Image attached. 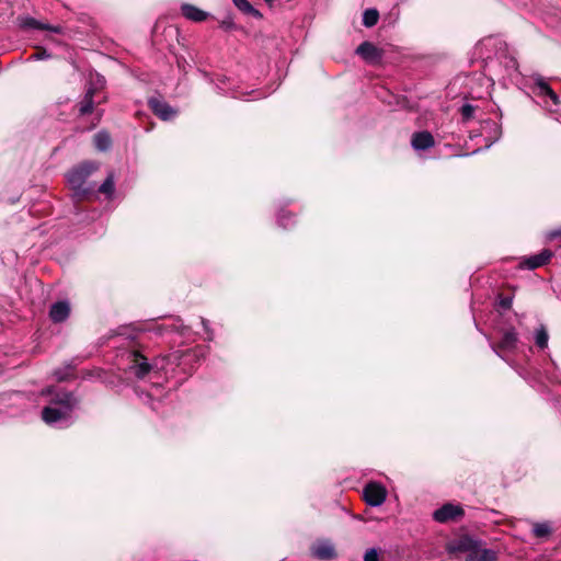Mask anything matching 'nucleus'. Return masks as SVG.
<instances>
[{
    "mask_svg": "<svg viewBox=\"0 0 561 561\" xmlns=\"http://www.w3.org/2000/svg\"><path fill=\"white\" fill-rule=\"evenodd\" d=\"M42 394L50 397L49 404L42 410V420L48 425L69 421L79 403L72 392L62 389L49 387L42 390Z\"/></svg>",
    "mask_w": 561,
    "mask_h": 561,
    "instance_id": "obj_1",
    "label": "nucleus"
},
{
    "mask_svg": "<svg viewBox=\"0 0 561 561\" xmlns=\"http://www.w3.org/2000/svg\"><path fill=\"white\" fill-rule=\"evenodd\" d=\"M499 67V76L513 84H518L520 82L522 73L518 69V62L516 57L508 51L506 47L501 48L496 55L495 60H491L489 64L490 70L494 67Z\"/></svg>",
    "mask_w": 561,
    "mask_h": 561,
    "instance_id": "obj_2",
    "label": "nucleus"
},
{
    "mask_svg": "<svg viewBox=\"0 0 561 561\" xmlns=\"http://www.w3.org/2000/svg\"><path fill=\"white\" fill-rule=\"evenodd\" d=\"M99 168L98 163L87 161L70 170L67 174V182L73 191V197L84 198L90 190L84 187L87 179Z\"/></svg>",
    "mask_w": 561,
    "mask_h": 561,
    "instance_id": "obj_3",
    "label": "nucleus"
},
{
    "mask_svg": "<svg viewBox=\"0 0 561 561\" xmlns=\"http://www.w3.org/2000/svg\"><path fill=\"white\" fill-rule=\"evenodd\" d=\"M531 90L548 111L558 112L560 105L559 96L543 78L540 76L535 77Z\"/></svg>",
    "mask_w": 561,
    "mask_h": 561,
    "instance_id": "obj_4",
    "label": "nucleus"
},
{
    "mask_svg": "<svg viewBox=\"0 0 561 561\" xmlns=\"http://www.w3.org/2000/svg\"><path fill=\"white\" fill-rule=\"evenodd\" d=\"M502 135L501 125L492 119H485L480 122L479 129L470 130V139L473 140L476 138H482L484 149L490 148L494 142H496Z\"/></svg>",
    "mask_w": 561,
    "mask_h": 561,
    "instance_id": "obj_5",
    "label": "nucleus"
},
{
    "mask_svg": "<svg viewBox=\"0 0 561 561\" xmlns=\"http://www.w3.org/2000/svg\"><path fill=\"white\" fill-rule=\"evenodd\" d=\"M159 334L175 333L185 340L191 339L193 332L191 327L185 325L179 316H172L167 319V322L156 328Z\"/></svg>",
    "mask_w": 561,
    "mask_h": 561,
    "instance_id": "obj_6",
    "label": "nucleus"
},
{
    "mask_svg": "<svg viewBox=\"0 0 561 561\" xmlns=\"http://www.w3.org/2000/svg\"><path fill=\"white\" fill-rule=\"evenodd\" d=\"M465 515V511L460 505L446 503L433 513V518L438 523L457 522Z\"/></svg>",
    "mask_w": 561,
    "mask_h": 561,
    "instance_id": "obj_7",
    "label": "nucleus"
},
{
    "mask_svg": "<svg viewBox=\"0 0 561 561\" xmlns=\"http://www.w3.org/2000/svg\"><path fill=\"white\" fill-rule=\"evenodd\" d=\"M365 502L370 506L381 505L387 497V490L379 483L370 482L363 490Z\"/></svg>",
    "mask_w": 561,
    "mask_h": 561,
    "instance_id": "obj_8",
    "label": "nucleus"
},
{
    "mask_svg": "<svg viewBox=\"0 0 561 561\" xmlns=\"http://www.w3.org/2000/svg\"><path fill=\"white\" fill-rule=\"evenodd\" d=\"M553 256V252L549 249H543L537 254L530 256H524L519 263V266L524 270H536L550 262Z\"/></svg>",
    "mask_w": 561,
    "mask_h": 561,
    "instance_id": "obj_9",
    "label": "nucleus"
},
{
    "mask_svg": "<svg viewBox=\"0 0 561 561\" xmlns=\"http://www.w3.org/2000/svg\"><path fill=\"white\" fill-rule=\"evenodd\" d=\"M148 105L150 110L154 113V115H157L162 121H171L178 114L176 110H174L167 102L158 98L149 99Z\"/></svg>",
    "mask_w": 561,
    "mask_h": 561,
    "instance_id": "obj_10",
    "label": "nucleus"
},
{
    "mask_svg": "<svg viewBox=\"0 0 561 561\" xmlns=\"http://www.w3.org/2000/svg\"><path fill=\"white\" fill-rule=\"evenodd\" d=\"M356 54L359 55L366 62L376 65L382 59V51L370 42H363L357 48Z\"/></svg>",
    "mask_w": 561,
    "mask_h": 561,
    "instance_id": "obj_11",
    "label": "nucleus"
},
{
    "mask_svg": "<svg viewBox=\"0 0 561 561\" xmlns=\"http://www.w3.org/2000/svg\"><path fill=\"white\" fill-rule=\"evenodd\" d=\"M70 304L68 300H59L54 302L49 308V319L54 323H62L70 316Z\"/></svg>",
    "mask_w": 561,
    "mask_h": 561,
    "instance_id": "obj_12",
    "label": "nucleus"
},
{
    "mask_svg": "<svg viewBox=\"0 0 561 561\" xmlns=\"http://www.w3.org/2000/svg\"><path fill=\"white\" fill-rule=\"evenodd\" d=\"M130 369L138 378H144L151 370V365L144 356V353H130Z\"/></svg>",
    "mask_w": 561,
    "mask_h": 561,
    "instance_id": "obj_13",
    "label": "nucleus"
},
{
    "mask_svg": "<svg viewBox=\"0 0 561 561\" xmlns=\"http://www.w3.org/2000/svg\"><path fill=\"white\" fill-rule=\"evenodd\" d=\"M20 26L26 30H42L49 31L55 34L61 33V27L59 25H50L47 23H43L32 16H23L20 19Z\"/></svg>",
    "mask_w": 561,
    "mask_h": 561,
    "instance_id": "obj_14",
    "label": "nucleus"
},
{
    "mask_svg": "<svg viewBox=\"0 0 561 561\" xmlns=\"http://www.w3.org/2000/svg\"><path fill=\"white\" fill-rule=\"evenodd\" d=\"M434 137L430 131L414 133L411 137V146L416 151L427 150L434 146Z\"/></svg>",
    "mask_w": 561,
    "mask_h": 561,
    "instance_id": "obj_15",
    "label": "nucleus"
},
{
    "mask_svg": "<svg viewBox=\"0 0 561 561\" xmlns=\"http://www.w3.org/2000/svg\"><path fill=\"white\" fill-rule=\"evenodd\" d=\"M518 334L515 328L510 327L499 332L497 345L502 350H510L516 347Z\"/></svg>",
    "mask_w": 561,
    "mask_h": 561,
    "instance_id": "obj_16",
    "label": "nucleus"
},
{
    "mask_svg": "<svg viewBox=\"0 0 561 561\" xmlns=\"http://www.w3.org/2000/svg\"><path fill=\"white\" fill-rule=\"evenodd\" d=\"M496 552L492 549L481 548L477 542L474 548L467 554L465 561H496Z\"/></svg>",
    "mask_w": 561,
    "mask_h": 561,
    "instance_id": "obj_17",
    "label": "nucleus"
},
{
    "mask_svg": "<svg viewBox=\"0 0 561 561\" xmlns=\"http://www.w3.org/2000/svg\"><path fill=\"white\" fill-rule=\"evenodd\" d=\"M476 543L477 541L469 537H461L458 540L449 542L447 550L449 553L466 552L467 554H470Z\"/></svg>",
    "mask_w": 561,
    "mask_h": 561,
    "instance_id": "obj_18",
    "label": "nucleus"
},
{
    "mask_svg": "<svg viewBox=\"0 0 561 561\" xmlns=\"http://www.w3.org/2000/svg\"><path fill=\"white\" fill-rule=\"evenodd\" d=\"M181 12L184 18L193 22H203L209 15L206 11H203L199 8L188 3H183L181 5Z\"/></svg>",
    "mask_w": 561,
    "mask_h": 561,
    "instance_id": "obj_19",
    "label": "nucleus"
},
{
    "mask_svg": "<svg viewBox=\"0 0 561 561\" xmlns=\"http://www.w3.org/2000/svg\"><path fill=\"white\" fill-rule=\"evenodd\" d=\"M313 557L320 560H333L336 557L335 549L330 542H319L312 548Z\"/></svg>",
    "mask_w": 561,
    "mask_h": 561,
    "instance_id": "obj_20",
    "label": "nucleus"
},
{
    "mask_svg": "<svg viewBox=\"0 0 561 561\" xmlns=\"http://www.w3.org/2000/svg\"><path fill=\"white\" fill-rule=\"evenodd\" d=\"M536 346L540 350L548 347L549 333L545 324H539L533 334Z\"/></svg>",
    "mask_w": 561,
    "mask_h": 561,
    "instance_id": "obj_21",
    "label": "nucleus"
},
{
    "mask_svg": "<svg viewBox=\"0 0 561 561\" xmlns=\"http://www.w3.org/2000/svg\"><path fill=\"white\" fill-rule=\"evenodd\" d=\"M94 89L89 88L84 94L83 100L79 103V114L87 115L93 111L94 107Z\"/></svg>",
    "mask_w": 561,
    "mask_h": 561,
    "instance_id": "obj_22",
    "label": "nucleus"
},
{
    "mask_svg": "<svg viewBox=\"0 0 561 561\" xmlns=\"http://www.w3.org/2000/svg\"><path fill=\"white\" fill-rule=\"evenodd\" d=\"M198 321L202 327V332H198L201 339L206 342L214 341L215 340V331L213 329L211 322L204 317H198Z\"/></svg>",
    "mask_w": 561,
    "mask_h": 561,
    "instance_id": "obj_23",
    "label": "nucleus"
},
{
    "mask_svg": "<svg viewBox=\"0 0 561 561\" xmlns=\"http://www.w3.org/2000/svg\"><path fill=\"white\" fill-rule=\"evenodd\" d=\"M295 222H296V219L291 213L284 210L283 207H280L278 209L277 224L279 227H283L284 229H288V228L293 227L295 225Z\"/></svg>",
    "mask_w": 561,
    "mask_h": 561,
    "instance_id": "obj_24",
    "label": "nucleus"
},
{
    "mask_svg": "<svg viewBox=\"0 0 561 561\" xmlns=\"http://www.w3.org/2000/svg\"><path fill=\"white\" fill-rule=\"evenodd\" d=\"M128 328H119L117 330H111L105 335L98 339L96 347H104L107 346L108 340H112L114 337H118L126 334V331Z\"/></svg>",
    "mask_w": 561,
    "mask_h": 561,
    "instance_id": "obj_25",
    "label": "nucleus"
},
{
    "mask_svg": "<svg viewBox=\"0 0 561 561\" xmlns=\"http://www.w3.org/2000/svg\"><path fill=\"white\" fill-rule=\"evenodd\" d=\"M111 137L106 131H99L94 136V145L100 151H106L111 147Z\"/></svg>",
    "mask_w": 561,
    "mask_h": 561,
    "instance_id": "obj_26",
    "label": "nucleus"
},
{
    "mask_svg": "<svg viewBox=\"0 0 561 561\" xmlns=\"http://www.w3.org/2000/svg\"><path fill=\"white\" fill-rule=\"evenodd\" d=\"M232 2L243 13L255 18L261 16L260 11L253 8V5L248 0H232Z\"/></svg>",
    "mask_w": 561,
    "mask_h": 561,
    "instance_id": "obj_27",
    "label": "nucleus"
},
{
    "mask_svg": "<svg viewBox=\"0 0 561 561\" xmlns=\"http://www.w3.org/2000/svg\"><path fill=\"white\" fill-rule=\"evenodd\" d=\"M115 183L114 175L110 173L104 182L100 185L99 192L106 195L107 198H111L114 194Z\"/></svg>",
    "mask_w": 561,
    "mask_h": 561,
    "instance_id": "obj_28",
    "label": "nucleus"
},
{
    "mask_svg": "<svg viewBox=\"0 0 561 561\" xmlns=\"http://www.w3.org/2000/svg\"><path fill=\"white\" fill-rule=\"evenodd\" d=\"M379 12L376 9H367L363 14V24L366 27H373L378 23Z\"/></svg>",
    "mask_w": 561,
    "mask_h": 561,
    "instance_id": "obj_29",
    "label": "nucleus"
},
{
    "mask_svg": "<svg viewBox=\"0 0 561 561\" xmlns=\"http://www.w3.org/2000/svg\"><path fill=\"white\" fill-rule=\"evenodd\" d=\"M533 534L536 538H546L551 534V526L549 523H535Z\"/></svg>",
    "mask_w": 561,
    "mask_h": 561,
    "instance_id": "obj_30",
    "label": "nucleus"
},
{
    "mask_svg": "<svg viewBox=\"0 0 561 561\" xmlns=\"http://www.w3.org/2000/svg\"><path fill=\"white\" fill-rule=\"evenodd\" d=\"M227 94H230L234 99H240V98L248 96L250 94H255L251 100L260 99V98L265 96V94L263 92L251 91L250 93H245L243 91L234 90V89H232L230 87L227 88Z\"/></svg>",
    "mask_w": 561,
    "mask_h": 561,
    "instance_id": "obj_31",
    "label": "nucleus"
},
{
    "mask_svg": "<svg viewBox=\"0 0 561 561\" xmlns=\"http://www.w3.org/2000/svg\"><path fill=\"white\" fill-rule=\"evenodd\" d=\"M474 106L471 105V104H463L460 108V113H461V116H462V119L463 121H469L473 117V114H474Z\"/></svg>",
    "mask_w": 561,
    "mask_h": 561,
    "instance_id": "obj_32",
    "label": "nucleus"
},
{
    "mask_svg": "<svg viewBox=\"0 0 561 561\" xmlns=\"http://www.w3.org/2000/svg\"><path fill=\"white\" fill-rule=\"evenodd\" d=\"M50 58V54L45 48H37V50L32 54L27 60H44Z\"/></svg>",
    "mask_w": 561,
    "mask_h": 561,
    "instance_id": "obj_33",
    "label": "nucleus"
},
{
    "mask_svg": "<svg viewBox=\"0 0 561 561\" xmlns=\"http://www.w3.org/2000/svg\"><path fill=\"white\" fill-rule=\"evenodd\" d=\"M220 27L225 31H231L236 28V24L231 18H226L220 22Z\"/></svg>",
    "mask_w": 561,
    "mask_h": 561,
    "instance_id": "obj_34",
    "label": "nucleus"
},
{
    "mask_svg": "<svg viewBox=\"0 0 561 561\" xmlns=\"http://www.w3.org/2000/svg\"><path fill=\"white\" fill-rule=\"evenodd\" d=\"M364 561H379V556L376 549H369L364 556Z\"/></svg>",
    "mask_w": 561,
    "mask_h": 561,
    "instance_id": "obj_35",
    "label": "nucleus"
},
{
    "mask_svg": "<svg viewBox=\"0 0 561 561\" xmlns=\"http://www.w3.org/2000/svg\"><path fill=\"white\" fill-rule=\"evenodd\" d=\"M55 376L58 381H64L73 377V371L71 368H68L65 374H61L60 371H55Z\"/></svg>",
    "mask_w": 561,
    "mask_h": 561,
    "instance_id": "obj_36",
    "label": "nucleus"
},
{
    "mask_svg": "<svg viewBox=\"0 0 561 561\" xmlns=\"http://www.w3.org/2000/svg\"><path fill=\"white\" fill-rule=\"evenodd\" d=\"M558 237H561V228L560 229H554V230H551L547 233V239L548 240H553Z\"/></svg>",
    "mask_w": 561,
    "mask_h": 561,
    "instance_id": "obj_37",
    "label": "nucleus"
},
{
    "mask_svg": "<svg viewBox=\"0 0 561 561\" xmlns=\"http://www.w3.org/2000/svg\"><path fill=\"white\" fill-rule=\"evenodd\" d=\"M501 305L504 308H510L511 305H512V299L511 298H504V299H502Z\"/></svg>",
    "mask_w": 561,
    "mask_h": 561,
    "instance_id": "obj_38",
    "label": "nucleus"
},
{
    "mask_svg": "<svg viewBox=\"0 0 561 561\" xmlns=\"http://www.w3.org/2000/svg\"><path fill=\"white\" fill-rule=\"evenodd\" d=\"M9 365V363H0V374H2L5 370V367Z\"/></svg>",
    "mask_w": 561,
    "mask_h": 561,
    "instance_id": "obj_39",
    "label": "nucleus"
}]
</instances>
